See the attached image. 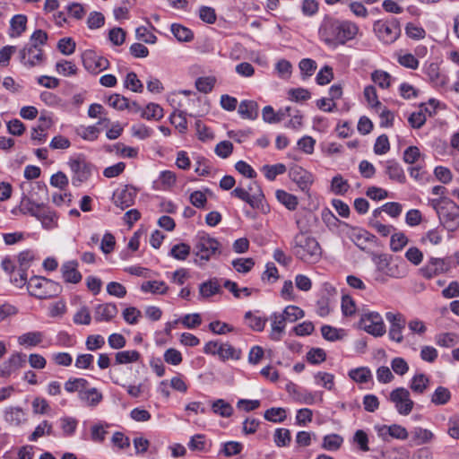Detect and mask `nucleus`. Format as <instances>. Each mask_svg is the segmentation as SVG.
Here are the masks:
<instances>
[{"mask_svg": "<svg viewBox=\"0 0 459 459\" xmlns=\"http://www.w3.org/2000/svg\"><path fill=\"white\" fill-rule=\"evenodd\" d=\"M137 190L132 186H126L118 195L119 205L122 210L134 204Z\"/></svg>", "mask_w": 459, "mask_h": 459, "instance_id": "27", "label": "nucleus"}, {"mask_svg": "<svg viewBox=\"0 0 459 459\" xmlns=\"http://www.w3.org/2000/svg\"><path fill=\"white\" fill-rule=\"evenodd\" d=\"M271 332L269 337L274 342L281 340L285 332L286 319L281 313L274 312L270 316Z\"/></svg>", "mask_w": 459, "mask_h": 459, "instance_id": "18", "label": "nucleus"}, {"mask_svg": "<svg viewBox=\"0 0 459 459\" xmlns=\"http://www.w3.org/2000/svg\"><path fill=\"white\" fill-rule=\"evenodd\" d=\"M27 17L23 14H16L10 21V27L12 32L11 37H19L26 30Z\"/></svg>", "mask_w": 459, "mask_h": 459, "instance_id": "33", "label": "nucleus"}, {"mask_svg": "<svg viewBox=\"0 0 459 459\" xmlns=\"http://www.w3.org/2000/svg\"><path fill=\"white\" fill-rule=\"evenodd\" d=\"M43 204H36L24 195L20 204V211L22 214H30L36 217Z\"/></svg>", "mask_w": 459, "mask_h": 459, "instance_id": "41", "label": "nucleus"}, {"mask_svg": "<svg viewBox=\"0 0 459 459\" xmlns=\"http://www.w3.org/2000/svg\"><path fill=\"white\" fill-rule=\"evenodd\" d=\"M233 268L240 273H247L252 270L255 265L253 258H237L231 262Z\"/></svg>", "mask_w": 459, "mask_h": 459, "instance_id": "59", "label": "nucleus"}, {"mask_svg": "<svg viewBox=\"0 0 459 459\" xmlns=\"http://www.w3.org/2000/svg\"><path fill=\"white\" fill-rule=\"evenodd\" d=\"M79 398L88 406H96L102 400V394L96 388L81 391Z\"/></svg>", "mask_w": 459, "mask_h": 459, "instance_id": "29", "label": "nucleus"}, {"mask_svg": "<svg viewBox=\"0 0 459 459\" xmlns=\"http://www.w3.org/2000/svg\"><path fill=\"white\" fill-rule=\"evenodd\" d=\"M452 268L451 259L432 257L421 268V273L426 279H431L441 273H447Z\"/></svg>", "mask_w": 459, "mask_h": 459, "instance_id": "13", "label": "nucleus"}, {"mask_svg": "<svg viewBox=\"0 0 459 459\" xmlns=\"http://www.w3.org/2000/svg\"><path fill=\"white\" fill-rule=\"evenodd\" d=\"M371 79L382 89H387L391 85V75L383 70H375L371 74Z\"/></svg>", "mask_w": 459, "mask_h": 459, "instance_id": "53", "label": "nucleus"}, {"mask_svg": "<svg viewBox=\"0 0 459 459\" xmlns=\"http://www.w3.org/2000/svg\"><path fill=\"white\" fill-rule=\"evenodd\" d=\"M83 66L91 73L97 74L98 55L92 50H86L82 55Z\"/></svg>", "mask_w": 459, "mask_h": 459, "instance_id": "49", "label": "nucleus"}, {"mask_svg": "<svg viewBox=\"0 0 459 459\" xmlns=\"http://www.w3.org/2000/svg\"><path fill=\"white\" fill-rule=\"evenodd\" d=\"M4 420L11 425L18 426L24 420L23 411L19 407H10L4 411Z\"/></svg>", "mask_w": 459, "mask_h": 459, "instance_id": "39", "label": "nucleus"}, {"mask_svg": "<svg viewBox=\"0 0 459 459\" xmlns=\"http://www.w3.org/2000/svg\"><path fill=\"white\" fill-rule=\"evenodd\" d=\"M69 167L73 172L72 184L79 186L86 182L91 176L92 165L84 158L78 157L69 161Z\"/></svg>", "mask_w": 459, "mask_h": 459, "instance_id": "8", "label": "nucleus"}, {"mask_svg": "<svg viewBox=\"0 0 459 459\" xmlns=\"http://www.w3.org/2000/svg\"><path fill=\"white\" fill-rule=\"evenodd\" d=\"M286 321L295 322L298 319L304 317V311L297 306H287L281 313Z\"/></svg>", "mask_w": 459, "mask_h": 459, "instance_id": "63", "label": "nucleus"}, {"mask_svg": "<svg viewBox=\"0 0 459 459\" xmlns=\"http://www.w3.org/2000/svg\"><path fill=\"white\" fill-rule=\"evenodd\" d=\"M244 318L247 325L256 332H262L267 322V318L256 316L251 311L246 312Z\"/></svg>", "mask_w": 459, "mask_h": 459, "instance_id": "40", "label": "nucleus"}, {"mask_svg": "<svg viewBox=\"0 0 459 459\" xmlns=\"http://www.w3.org/2000/svg\"><path fill=\"white\" fill-rule=\"evenodd\" d=\"M35 218L41 222L42 227L46 230H51L56 226L57 217L56 212L45 204H43Z\"/></svg>", "mask_w": 459, "mask_h": 459, "instance_id": "21", "label": "nucleus"}, {"mask_svg": "<svg viewBox=\"0 0 459 459\" xmlns=\"http://www.w3.org/2000/svg\"><path fill=\"white\" fill-rule=\"evenodd\" d=\"M438 216L448 230L454 231L459 227V206L451 199H446V208L438 212Z\"/></svg>", "mask_w": 459, "mask_h": 459, "instance_id": "11", "label": "nucleus"}, {"mask_svg": "<svg viewBox=\"0 0 459 459\" xmlns=\"http://www.w3.org/2000/svg\"><path fill=\"white\" fill-rule=\"evenodd\" d=\"M141 117L147 120H160L163 117V108L156 103H149L145 108H141Z\"/></svg>", "mask_w": 459, "mask_h": 459, "instance_id": "30", "label": "nucleus"}, {"mask_svg": "<svg viewBox=\"0 0 459 459\" xmlns=\"http://www.w3.org/2000/svg\"><path fill=\"white\" fill-rule=\"evenodd\" d=\"M408 238L403 232L393 233L390 239V248L394 252L401 251L407 244Z\"/></svg>", "mask_w": 459, "mask_h": 459, "instance_id": "57", "label": "nucleus"}, {"mask_svg": "<svg viewBox=\"0 0 459 459\" xmlns=\"http://www.w3.org/2000/svg\"><path fill=\"white\" fill-rule=\"evenodd\" d=\"M170 123L175 126L180 133H185L187 129V120L184 111L176 110L169 117Z\"/></svg>", "mask_w": 459, "mask_h": 459, "instance_id": "51", "label": "nucleus"}, {"mask_svg": "<svg viewBox=\"0 0 459 459\" xmlns=\"http://www.w3.org/2000/svg\"><path fill=\"white\" fill-rule=\"evenodd\" d=\"M376 264L375 280L385 283L388 278L400 279L407 274L406 264L403 261L395 262L386 254L373 257Z\"/></svg>", "mask_w": 459, "mask_h": 459, "instance_id": "2", "label": "nucleus"}, {"mask_svg": "<svg viewBox=\"0 0 459 459\" xmlns=\"http://www.w3.org/2000/svg\"><path fill=\"white\" fill-rule=\"evenodd\" d=\"M429 384V379L424 374H417L415 375L411 381L410 387L413 393L422 394L426 389L428 388Z\"/></svg>", "mask_w": 459, "mask_h": 459, "instance_id": "38", "label": "nucleus"}, {"mask_svg": "<svg viewBox=\"0 0 459 459\" xmlns=\"http://www.w3.org/2000/svg\"><path fill=\"white\" fill-rule=\"evenodd\" d=\"M241 357V351L234 348L230 343H221V350L219 358L222 360L234 359L238 360Z\"/></svg>", "mask_w": 459, "mask_h": 459, "instance_id": "47", "label": "nucleus"}, {"mask_svg": "<svg viewBox=\"0 0 459 459\" xmlns=\"http://www.w3.org/2000/svg\"><path fill=\"white\" fill-rule=\"evenodd\" d=\"M89 385V382L85 378H69L65 383V389L68 393L78 392L81 394V391H83Z\"/></svg>", "mask_w": 459, "mask_h": 459, "instance_id": "52", "label": "nucleus"}, {"mask_svg": "<svg viewBox=\"0 0 459 459\" xmlns=\"http://www.w3.org/2000/svg\"><path fill=\"white\" fill-rule=\"evenodd\" d=\"M385 172L389 179L398 183L405 182V174L402 166L394 160H388L384 162Z\"/></svg>", "mask_w": 459, "mask_h": 459, "instance_id": "19", "label": "nucleus"}, {"mask_svg": "<svg viewBox=\"0 0 459 459\" xmlns=\"http://www.w3.org/2000/svg\"><path fill=\"white\" fill-rule=\"evenodd\" d=\"M230 195L246 202L253 209L263 210L264 195L255 182L250 183L247 188L238 186L232 190Z\"/></svg>", "mask_w": 459, "mask_h": 459, "instance_id": "5", "label": "nucleus"}, {"mask_svg": "<svg viewBox=\"0 0 459 459\" xmlns=\"http://www.w3.org/2000/svg\"><path fill=\"white\" fill-rule=\"evenodd\" d=\"M21 62L28 66L33 67L43 60V51L36 46H26L20 51Z\"/></svg>", "mask_w": 459, "mask_h": 459, "instance_id": "17", "label": "nucleus"}, {"mask_svg": "<svg viewBox=\"0 0 459 459\" xmlns=\"http://www.w3.org/2000/svg\"><path fill=\"white\" fill-rule=\"evenodd\" d=\"M373 29L378 39L385 44L394 42L401 35L399 21L394 17L389 20L376 21Z\"/></svg>", "mask_w": 459, "mask_h": 459, "instance_id": "6", "label": "nucleus"}, {"mask_svg": "<svg viewBox=\"0 0 459 459\" xmlns=\"http://www.w3.org/2000/svg\"><path fill=\"white\" fill-rule=\"evenodd\" d=\"M27 362V356L22 352L13 353L7 360L0 365V377H9L13 373L23 368Z\"/></svg>", "mask_w": 459, "mask_h": 459, "instance_id": "14", "label": "nucleus"}, {"mask_svg": "<svg viewBox=\"0 0 459 459\" xmlns=\"http://www.w3.org/2000/svg\"><path fill=\"white\" fill-rule=\"evenodd\" d=\"M385 318L390 323L388 336L389 338L397 342L401 343L403 341V331L406 325V320L401 313H385Z\"/></svg>", "mask_w": 459, "mask_h": 459, "instance_id": "12", "label": "nucleus"}, {"mask_svg": "<svg viewBox=\"0 0 459 459\" xmlns=\"http://www.w3.org/2000/svg\"><path fill=\"white\" fill-rule=\"evenodd\" d=\"M30 296L38 299H47L56 297L62 287L59 283L41 276H32L27 286Z\"/></svg>", "mask_w": 459, "mask_h": 459, "instance_id": "3", "label": "nucleus"}, {"mask_svg": "<svg viewBox=\"0 0 459 459\" xmlns=\"http://www.w3.org/2000/svg\"><path fill=\"white\" fill-rule=\"evenodd\" d=\"M115 316V305L112 303L99 305L95 310L96 321H110Z\"/></svg>", "mask_w": 459, "mask_h": 459, "instance_id": "36", "label": "nucleus"}, {"mask_svg": "<svg viewBox=\"0 0 459 459\" xmlns=\"http://www.w3.org/2000/svg\"><path fill=\"white\" fill-rule=\"evenodd\" d=\"M290 178L297 184L299 188L307 193L314 182V176L300 166H293L289 172Z\"/></svg>", "mask_w": 459, "mask_h": 459, "instance_id": "15", "label": "nucleus"}, {"mask_svg": "<svg viewBox=\"0 0 459 459\" xmlns=\"http://www.w3.org/2000/svg\"><path fill=\"white\" fill-rule=\"evenodd\" d=\"M51 436L55 435L53 432V425L48 420H43L39 423L34 429V431L29 437V440L30 442L37 441L39 437L43 436Z\"/></svg>", "mask_w": 459, "mask_h": 459, "instance_id": "37", "label": "nucleus"}, {"mask_svg": "<svg viewBox=\"0 0 459 459\" xmlns=\"http://www.w3.org/2000/svg\"><path fill=\"white\" fill-rule=\"evenodd\" d=\"M349 377L357 383L365 384L371 379L372 374L368 368L361 367L351 369Z\"/></svg>", "mask_w": 459, "mask_h": 459, "instance_id": "44", "label": "nucleus"}, {"mask_svg": "<svg viewBox=\"0 0 459 459\" xmlns=\"http://www.w3.org/2000/svg\"><path fill=\"white\" fill-rule=\"evenodd\" d=\"M56 70L64 76L74 75L77 73L76 65L68 60H61L56 64Z\"/></svg>", "mask_w": 459, "mask_h": 459, "instance_id": "61", "label": "nucleus"}, {"mask_svg": "<svg viewBox=\"0 0 459 459\" xmlns=\"http://www.w3.org/2000/svg\"><path fill=\"white\" fill-rule=\"evenodd\" d=\"M358 32L359 27L356 23L350 21H340L339 45H343L353 39Z\"/></svg>", "mask_w": 459, "mask_h": 459, "instance_id": "20", "label": "nucleus"}, {"mask_svg": "<svg viewBox=\"0 0 459 459\" xmlns=\"http://www.w3.org/2000/svg\"><path fill=\"white\" fill-rule=\"evenodd\" d=\"M264 417L268 421L281 423L287 418L286 410L281 407H272L264 411Z\"/></svg>", "mask_w": 459, "mask_h": 459, "instance_id": "45", "label": "nucleus"}, {"mask_svg": "<svg viewBox=\"0 0 459 459\" xmlns=\"http://www.w3.org/2000/svg\"><path fill=\"white\" fill-rule=\"evenodd\" d=\"M410 396L409 390L404 387H397L390 393L389 400L394 404L399 414L408 415L414 406V403Z\"/></svg>", "mask_w": 459, "mask_h": 459, "instance_id": "10", "label": "nucleus"}, {"mask_svg": "<svg viewBox=\"0 0 459 459\" xmlns=\"http://www.w3.org/2000/svg\"><path fill=\"white\" fill-rule=\"evenodd\" d=\"M273 440L278 447L288 446L291 441L290 431L283 428L276 429Z\"/></svg>", "mask_w": 459, "mask_h": 459, "instance_id": "55", "label": "nucleus"}, {"mask_svg": "<svg viewBox=\"0 0 459 459\" xmlns=\"http://www.w3.org/2000/svg\"><path fill=\"white\" fill-rule=\"evenodd\" d=\"M176 174L170 170L160 172L158 180L153 182V189L168 190L176 183Z\"/></svg>", "mask_w": 459, "mask_h": 459, "instance_id": "25", "label": "nucleus"}, {"mask_svg": "<svg viewBox=\"0 0 459 459\" xmlns=\"http://www.w3.org/2000/svg\"><path fill=\"white\" fill-rule=\"evenodd\" d=\"M43 340L41 332H28L18 337V343L22 346L34 347L39 345Z\"/></svg>", "mask_w": 459, "mask_h": 459, "instance_id": "34", "label": "nucleus"}, {"mask_svg": "<svg viewBox=\"0 0 459 459\" xmlns=\"http://www.w3.org/2000/svg\"><path fill=\"white\" fill-rule=\"evenodd\" d=\"M221 244L204 231H199L194 238V254L199 258L200 264L208 262L220 253Z\"/></svg>", "mask_w": 459, "mask_h": 459, "instance_id": "4", "label": "nucleus"}, {"mask_svg": "<svg viewBox=\"0 0 459 459\" xmlns=\"http://www.w3.org/2000/svg\"><path fill=\"white\" fill-rule=\"evenodd\" d=\"M77 265L75 261H69L62 265L63 278L66 282L78 283L82 280V274L76 269Z\"/></svg>", "mask_w": 459, "mask_h": 459, "instance_id": "23", "label": "nucleus"}, {"mask_svg": "<svg viewBox=\"0 0 459 459\" xmlns=\"http://www.w3.org/2000/svg\"><path fill=\"white\" fill-rule=\"evenodd\" d=\"M290 250L297 259L307 264L316 263L322 256V248L318 241L305 231H299L293 237Z\"/></svg>", "mask_w": 459, "mask_h": 459, "instance_id": "1", "label": "nucleus"}, {"mask_svg": "<svg viewBox=\"0 0 459 459\" xmlns=\"http://www.w3.org/2000/svg\"><path fill=\"white\" fill-rule=\"evenodd\" d=\"M319 38L328 46L339 45L340 21L336 19H325L318 30Z\"/></svg>", "mask_w": 459, "mask_h": 459, "instance_id": "9", "label": "nucleus"}, {"mask_svg": "<svg viewBox=\"0 0 459 459\" xmlns=\"http://www.w3.org/2000/svg\"><path fill=\"white\" fill-rule=\"evenodd\" d=\"M212 410L215 414L223 418L230 417L234 411L233 407L223 399L214 401L212 404Z\"/></svg>", "mask_w": 459, "mask_h": 459, "instance_id": "43", "label": "nucleus"}, {"mask_svg": "<svg viewBox=\"0 0 459 459\" xmlns=\"http://www.w3.org/2000/svg\"><path fill=\"white\" fill-rule=\"evenodd\" d=\"M243 445L238 441H228L222 444L221 452L228 457L237 455L241 453Z\"/></svg>", "mask_w": 459, "mask_h": 459, "instance_id": "62", "label": "nucleus"}, {"mask_svg": "<svg viewBox=\"0 0 459 459\" xmlns=\"http://www.w3.org/2000/svg\"><path fill=\"white\" fill-rule=\"evenodd\" d=\"M451 399L450 391L444 387L438 386L431 396V402L436 405L446 404Z\"/></svg>", "mask_w": 459, "mask_h": 459, "instance_id": "50", "label": "nucleus"}, {"mask_svg": "<svg viewBox=\"0 0 459 459\" xmlns=\"http://www.w3.org/2000/svg\"><path fill=\"white\" fill-rule=\"evenodd\" d=\"M264 176L268 180H274L277 176L282 175L286 172V166L282 163H277L274 165H264L263 167Z\"/></svg>", "mask_w": 459, "mask_h": 459, "instance_id": "56", "label": "nucleus"}, {"mask_svg": "<svg viewBox=\"0 0 459 459\" xmlns=\"http://www.w3.org/2000/svg\"><path fill=\"white\" fill-rule=\"evenodd\" d=\"M344 226L348 229L347 236L360 249L364 250L366 247V244L369 241H372L375 238V236L366 230L361 228H356L350 226L347 223H343Z\"/></svg>", "mask_w": 459, "mask_h": 459, "instance_id": "16", "label": "nucleus"}, {"mask_svg": "<svg viewBox=\"0 0 459 459\" xmlns=\"http://www.w3.org/2000/svg\"><path fill=\"white\" fill-rule=\"evenodd\" d=\"M117 109H126L131 114H137L141 111V107L136 101H130L127 98L117 93Z\"/></svg>", "mask_w": 459, "mask_h": 459, "instance_id": "42", "label": "nucleus"}, {"mask_svg": "<svg viewBox=\"0 0 459 459\" xmlns=\"http://www.w3.org/2000/svg\"><path fill=\"white\" fill-rule=\"evenodd\" d=\"M141 354L135 351H124L117 352V364H128L139 360Z\"/></svg>", "mask_w": 459, "mask_h": 459, "instance_id": "60", "label": "nucleus"}, {"mask_svg": "<svg viewBox=\"0 0 459 459\" xmlns=\"http://www.w3.org/2000/svg\"><path fill=\"white\" fill-rule=\"evenodd\" d=\"M170 30L174 37L180 42H190L194 39L193 31L179 23H172Z\"/></svg>", "mask_w": 459, "mask_h": 459, "instance_id": "31", "label": "nucleus"}, {"mask_svg": "<svg viewBox=\"0 0 459 459\" xmlns=\"http://www.w3.org/2000/svg\"><path fill=\"white\" fill-rule=\"evenodd\" d=\"M277 200L283 204L288 210L294 211L296 210L299 201L297 196L292 194H290L284 190H277L275 193Z\"/></svg>", "mask_w": 459, "mask_h": 459, "instance_id": "35", "label": "nucleus"}, {"mask_svg": "<svg viewBox=\"0 0 459 459\" xmlns=\"http://www.w3.org/2000/svg\"><path fill=\"white\" fill-rule=\"evenodd\" d=\"M343 443V438L338 434H329L324 437L322 447L328 451L338 450Z\"/></svg>", "mask_w": 459, "mask_h": 459, "instance_id": "46", "label": "nucleus"}, {"mask_svg": "<svg viewBox=\"0 0 459 459\" xmlns=\"http://www.w3.org/2000/svg\"><path fill=\"white\" fill-rule=\"evenodd\" d=\"M190 251L191 247L188 244L179 243L171 247L169 255L177 260L185 261L190 255Z\"/></svg>", "mask_w": 459, "mask_h": 459, "instance_id": "48", "label": "nucleus"}, {"mask_svg": "<svg viewBox=\"0 0 459 459\" xmlns=\"http://www.w3.org/2000/svg\"><path fill=\"white\" fill-rule=\"evenodd\" d=\"M221 290V283L217 278H212L199 285V294L204 299L218 294Z\"/></svg>", "mask_w": 459, "mask_h": 459, "instance_id": "24", "label": "nucleus"}, {"mask_svg": "<svg viewBox=\"0 0 459 459\" xmlns=\"http://www.w3.org/2000/svg\"><path fill=\"white\" fill-rule=\"evenodd\" d=\"M359 326L368 333L375 337H381L386 332L383 317L379 313L374 311L361 315Z\"/></svg>", "mask_w": 459, "mask_h": 459, "instance_id": "7", "label": "nucleus"}, {"mask_svg": "<svg viewBox=\"0 0 459 459\" xmlns=\"http://www.w3.org/2000/svg\"><path fill=\"white\" fill-rule=\"evenodd\" d=\"M258 104L255 100H242L238 112L244 119L255 120L258 117Z\"/></svg>", "mask_w": 459, "mask_h": 459, "instance_id": "22", "label": "nucleus"}, {"mask_svg": "<svg viewBox=\"0 0 459 459\" xmlns=\"http://www.w3.org/2000/svg\"><path fill=\"white\" fill-rule=\"evenodd\" d=\"M322 336L329 342H336L343 339L346 336V331L342 328H335L328 325L321 327Z\"/></svg>", "mask_w": 459, "mask_h": 459, "instance_id": "32", "label": "nucleus"}, {"mask_svg": "<svg viewBox=\"0 0 459 459\" xmlns=\"http://www.w3.org/2000/svg\"><path fill=\"white\" fill-rule=\"evenodd\" d=\"M425 74L430 82L436 85L443 86L446 83V76L440 73L439 65L437 63H430L425 68Z\"/></svg>", "mask_w": 459, "mask_h": 459, "instance_id": "26", "label": "nucleus"}, {"mask_svg": "<svg viewBox=\"0 0 459 459\" xmlns=\"http://www.w3.org/2000/svg\"><path fill=\"white\" fill-rule=\"evenodd\" d=\"M169 287L163 281H148L141 285V290L152 294H166Z\"/></svg>", "mask_w": 459, "mask_h": 459, "instance_id": "28", "label": "nucleus"}, {"mask_svg": "<svg viewBox=\"0 0 459 459\" xmlns=\"http://www.w3.org/2000/svg\"><path fill=\"white\" fill-rule=\"evenodd\" d=\"M412 435L418 445L427 444L434 437V434L430 430L421 428H416L412 431Z\"/></svg>", "mask_w": 459, "mask_h": 459, "instance_id": "64", "label": "nucleus"}, {"mask_svg": "<svg viewBox=\"0 0 459 459\" xmlns=\"http://www.w3.org/2000/svg\"><path fill=\"white\" fill-rule=\"evenodd\" d=\"M350 188V185L347 180L343 179V178L341 175H336L332 178L331 182V190L335 195H342Z\"/></svg>", "mask_w": 459, "mask_h": 459, "instance_id": "54", "label": "nucleus"}, {"mask_svg": "<svg viewBox=\"0 0 459 459\" xmlns=\"http://www.w3.org/2000/svg\"><path fill=\"white\" fill-rule=\"evenodd\" d=\"M125 88L134 91V92H142L143 90V85L142 82L138 79L135 73L131 72L126 74V77L124 81Z\"/></svg>", "mask_w": 459, "mask_h": 459, "instance_id": "58", "label": "nucleus"}]
</instances>
